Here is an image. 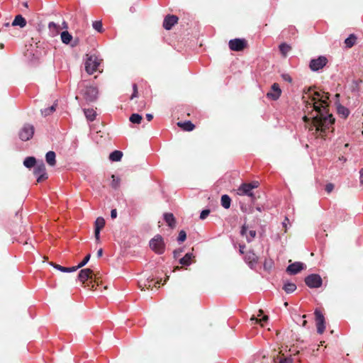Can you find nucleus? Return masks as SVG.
Listing matches in <instances>:
<instances>
[{"mask_svg":"<svg viewBox=\"0 0 363 363\" xmlns=\"http://www.w3.org/2000/svg\"><path fill=\"white\" fill-rule=\"evenodd\" d=\"M50 264L53 266V267H55V269L60 270V272H68V271H69L68 267H62V266H61L60 264H55L53 262H50Z\"/></svg>","mask_w":363,"mask_h":363,"instance_id":"obj_40","label":"nucleus"},{"mask_svg":"<svg viewBox=\"0 0 363 363\" xmlns=\"http://www.w3.org/2000/svg\"><path fill=\"white\" fill-rule=\"evenodd\" d=\"M186 238V233L184 230H181L179 233L177 240L180 242H184Z\"/></svg>","mask_w":363,"mask_h":363,"instance_id":"obj_41","label":"nucleus"},{"mask_svg":"<svg viewBox=\"0 0 363 363\" xmlns=\"http://www.w3.org/2000/svg\"><path fill=\"white\" fill-rule=\"evenodd\" d=\"M263 310L262 309H259V311H258V315L257 316H261L262 314H263Z\"/></svg>","mask_w":363,"mask_h":363,"instance_id":"obj_60","label":"nucleus"},{"mask_svg":"<svg viewBox=\"0 0 363 363\" xmlns=\"http://www.w3.org/2000/svg\"><path fill=\"white\" fill-rule=\"evenodd\" d=\"M241 210H242V212H246L247 211V208L244 207V206H241Z\"/></svg>","mask_w":363,"mask_h":363,"instance_id":"obj_61","label":"nucleus"},{"mask_svg":"<svg viewBox=\"0 0 363 363\" xmlns=\"http://www.w3.org/2000/svg\"><path fill=\"white\" fill-rule=\"evenodd\" d=\"M142 119V116L138 113H133L129 118L131 123L137 124H140L141 123Z\"/></svg>","mask_w":363,"mask_h":363,"instance_id":"obj_34","label":"nucleus"},{"mask_svg":"<svg viewBox=\"0 0 363 363\" xmlns=\"http://www.w3.org/2000/svg\"><path fill=\"white\" fill-rule=\"evenodd\" d=\"M34 175L37 176V182L40 183L48 179V174L46 172L45 165L43 162L37 164L33 170Z\"/></svg>","mask_w":363,"mask_h":363,"instance_id":"obj_8","label":"nucleus"},{"mask_svg":"<svg viewBox=\"0 0 363 363\" xmlns=\"http://www.w3.org/2000/svg\"><path fill=\"white\" fill-rule=\"evenodd\" d=\"M291 48L286 43H281L279 45V50L284 57H286Z\"/></svg>","mask_w":363,"mask_h":363,"instance_id":"obj_30","label":"nucleus"},{"mask_svg":"<svg viewBox=\"0 0 363 363\" xmlns=\"http://www.w3.org/2000/svg\"><path fill=\"white\" fill-rule=\"evenodd\" d=\"M328 63V59L324 56H320L316 59H313L310 62L309 67L313 71H318L323 69Z\"/></svg>","mask_w":363,"mask_h":363,"instance_id":"obj_10","label":"nucleus"},{"mask_svg":"<svg viewBox=\"0 0 363 363\" xmlns=\"http://www.w3.org/2000/svg\"><path fill=\"white\" fill-rule=\"evenodd\" d=\"M337 112L345 118H347L350 113L349 110L343 106H339L337 107Z\"/></svg>","mask_w":363,"mask_h":363,"instance_id":"obj_36","label":"nucleus"},{"mask_svg":"<svg viewBox=\"0 0 363 363\" xmlns=\"http://www.w3.org/2000/svg\"><path fill=\"white\" fill-rule=\"evenodd\" d=\"M78 269H79V267H78V265L75 266V267H68V269H69L68 272H75Z\"/></svg>","mask_w":363,"mask_h":363,"instance_id":"obj_54","label":"nucleus"},{"mask_svg":"<svg viewBox=\"0 0 363 363\" xmlns=\"http://www.w3.org/2000/svg\"><path fill=\"white\" fill-rule=\"evenodd\" d=\"M306 284L311 289L319 288L322 286L323 280L319 274H312L305 278Z\"/></svg>","mask_w":363,"mask_h":363,"instance_id":"obj_6","label":"nucleus"},{"mask_svg":"<svg viewBox=\"0 0 363 363\" xmlns=\"http://www.w3.org/2000/svg\"><path fill=\"white\" fill-rule=\"evenodd\" d=\"M94 235H95L96 240L99 242V239H100V230H95Z\"/></svg>","mask_w":363,"mask_h":363,"instance_id":"obj_52","label":"nucleus"},{"mask_svg":"<svg viewBox=\"0 0 363 363\" xmlns=\"http://www.w3.org/2000/svg\"><path fill=\"white\" fill-rule=\"evenodd\" d=\"M56 104H53L48 108H45L41 111L42 115L47 116L52 113L56 110Z\"/></svg>","mask_w":363,"mask_h":363,"instance_id":"obj_37","label":"nucleus"},{"mask_svg":"<svg viewBox=\"0 0 363 363\" xmlns=\"http://www.w3.org/2000/svg\"><path fill=\"white\" fill-rule=\"evenodd\" d=\"M11 25L13 26H19L21 28H23L26 25V21L21 15H17Z\"/></svg>","mask_w":363,"mask_h":363,"instance_id":"obj_22","label":"nucleus"},{"mask_svg":"<svg viewBox=\"0 0 363 363\" xmlns=\"http://www.w3.org/2000/svg\"><path fill=\"white\" fill-rule=\"evenodd\" d=\"M93 26V28L97 30L98 32L99 33H102L104 31V29H103V25H102V23L101 21H94L92 24Z\"/></svg>","mask_w":363,"mask_h":363,"instance_id":"obj_38","label":"nucleus"},{"mask_svg":"<svg viewBox=\"0 0 363 363\" xmlns=\"http://www.w3.org/2000/svg\"><path fill=\"white\" fill-rule=\"evenodd\" d=\"M23 164L27 168L35 167L36 164V160L34 157H28L23 161Z\"/></svg>","mask_w":363,"mask_h":363,"instance_id":"obj_26","label":"nucleus"},{"mask_svg":"<svg viewBox=\"0 0 363 363\" xmlns=\"http://www.w3.org/2000/svg\"><path fill=\"white\" fill-rule=\"evenodd\" d=\"M90 257H91V255L90 254H88L84 258V259L78 264V267L81 268L82 267H84V265L86 264V263L89 262V260L90 259Z\"/></svg>","mask_w":363,"mask_h":363,"instance_id":"obj_42","label":"nucleus"},{"mask_svg":"<svg viewBox=\"0 0 363 363\" xmlns=\"http://www.w3.org/2000/svg\"><path fill=\"white\" fill-rule=\"evenodd\" d=\"M333 189H334V185L333 184H331V183H329V184H326V186H325V191L328 193L332 192Z\"/></svg>","mask_w":363,"mask_h":363,"instance_id":"obj_45","label":"nucleus"},{"mask_svg":"<svg viewBox=\"0 0 363 363\" xmlns=\"http://www.w3.org/2000/svg\"><path fill=\"white\" fill-rule=\"evenodd\" d=\"M231 199L229 196L225 194L221 196V205L223 208L228 209L230 206Z\"/></svg>","mask_w":363,"mask_h":363,"instance_id":"obj_29","label":"nucleus"},{"mask_svg":"<svg viewBox=\"0 0 363 363\" xmlns=\"http://www.w3.org/2000/svg\"><path fill=\"white\" fill-rule=\"evenodd\" d=\"M229 48L232 51H242L247 46V41L244 38H235L228 43Z\"/></svg>","mask_w":363,"mask_h":363,"instance_id":"obj_7","label":"nucleus"},{"mask_svg":"<svg viewBox=\"0 0 363 363\" xmlns=\"http://www.w3.org/2000/svg\"><path fill=\"white\" fill-rule=\"evenodd\" d=\"M105 225V220L102 217H99L95 221V230H101Z\"/></svg>","mask_w":363,"mask_h":363,"instance_id":"obj_32","label":"nucleus"},{"mask_svg":"<svg viewBox=\"0 0 363 363\" xmlns=\"http://www.w3.org/2000/svg\"><path fill=\"white\" fill-rule=\"evenodd\" d=\"M137 96H138V92L133 91V94L130 96V99H133V98L137 97Z\"/></svg>","mask_w":363,"mask_h":363,"instance_id":"obj_59","label":"nucleus"},{"mask_svg":"<svg viewBox=\"0 0 363 363\" xmlns=\"http://www.w3.org/2000/svg\"><path fill=\"white\" fill-rule=\"evenodd\" d=\"M123 157V152L119 150H115L112 152L109 155V159L111 161L118 162Z\"/></svg>","mask_w":363,"mask_h":363,"instance_id":"obj_27","label":"nucleus"},{"mask_svg":"<svg viewBox=\"0 0 363 363\" xmlns=\"http://www.w3.org/2000/svg\"><path fill=\"white\" fill-rule=\"evenodd\" d=\"M357 41V37L354 34H351L345 40V47L351 48L354 45Z\"/></svg>","mask_w":363,"mask_h":363,"instance_id":"obj_24","label":"nucleus"},{"mask_svg":"<svg viewBox=\"0 0 363 363\" xmlns=\"http://www.w3.org/2000/svg\"><path fill=\"white\" fill-rule=\"evenodd\" d=\"M359 182L361 185H363V168L359 170Z\"/></svg>","mask_w":363,"mask_h":363,"instance_id":"obj_49","label":"nucleus"},{"mask_svg":"<svg viewBox=\"0 0 363 363\" xmlns=\"http://www.w3.org/2000/svg\"><path fill=\"white\" fill-rule=\"evenodd\" d=\"M289 222V220L287 217H285L284 220L282 222L283 228H284V233L287 232V223Z\"/></svg>","mask_w":363,"mask_h":363,"instance_id":"obj_46","label":"nucleus"},{"mask_svg":"<svg viewBox=\"0 0 363 363\" xmlns=\"http://www.w3.org/2000/svg\"><path fill=\"white\" fill-rule=\"evenodd\" d=\"M194 256L192 253H186L184 257L179 259V264L183 266H189L191 264Z\"/></svg>","mask_w":363,"mask_h":363,"instance_id":"obj_21","label":"nucleus"},{"mask_svg":"<svg viewBox=\"0 0 363 363\" xmlns=\"http://www.w3.org/2000/svg\"><path fill=\"white\" fill-rule=\"evenodd\" d=\"M101 60L97 56L92 55L87 57L85 62V70L89 74H92L98 69Z\"/></svg>","mask_w":363,"mask_h":363,"instance_id":"obj_5","label":"nucleus"},{"mask_svg":"<svg viewBox=\"0 0 363 363\" xmlns=\"http://www.w3.org/2000/svg\"><path fill=\"white\" fill-rule=\"evenodd\" d=\"M103 255V250L102 248H100L98 251H97V257H101Z\"/></svg>","mask_w":363,"mask_h":363,"instance_id":"obj_56","label":"nucleus"},{"mask_svg":"<svg viewBox=\"0 0 363 363\" xmlns=\"http://www.w3.org/2000/svg\"><path fill=\"white\" fill-rule=\"evenodd\" d=\"M247 228L246 227V225H242V229H241L240 233H241V234H242V235H245V234L247 233Z\"/></svg>","mask_w":363,"mask_h":363,"instance_id":"obj_53","label":"nucleus"},{"mask_svg":"<svg viewBox=\"0 0 363 363\" xmlns=\"http://www.w3.org/2000/svg\"><path fill=\"white\" fill-rule=\"evenodd\" d=\"M182 252V250L181 249H179V250H175L174 252H173V254H174V258H177L181 252Z\"/></svg>","mask_w":363,"mask_h":363,"instance_id":"obj_47","label":"nucleus"},{"mask_svg":"<svg viewBox=\"0 0 363 363\" xmlns=\"http://www.w3.org/2000/svg\"><path fill=\"white\" fill-rule=\"evenodd\" d=\"M164 219L168 226L171 228H174L176 227V219L172 213H166L164 214Z\"/></svg>","mask_w":363,"mask_h":363,"instance_id":"obj_19","label":"nucleus"},{"mask_svg":"<svg viewBox=\"0 0 363 363\" xmlns=\"http://www.w3.org/2000/svg\"><path fill=\"white\" fill-rule=\"evenodd\" d=\"M306 323H307V321L306 320H303V324H302L303 326H306Z\"/></svg>","mask_w":363,"mask_h":363,"instance_id":"obj_63","label":"nucleus"},{"mask_svg":"<svg viewBox=\"0 0 363 363\" xmlns=\"http://www.w3.org/2000/svg\"><path fill=\"white\" fill-rule=\"evenodd\" d=\"M79 280L84 284V286H89L90 284L93 283L96 284L97 286L100 284L99 278L94 274V271L91 269H82L78 274Z\"/></svg>","mask_w":363,"mask_h":363,"instance_id":"obj_2","label":"nucleus"},{"mask_svg":"<svg viewBox=\"0 0 363 363\" xmlns=\"http://www.w3.org/2000/svg\"><path fill=\"white\" fill-rule=\"evenodd\" d=\"M84 99L89 102H93L97 99L98 90L94 86H87L83 91Z\"/></svg>","mask_w":363,"mask_h":363,"instance_id":"obj_13","label":"nucleus"},{"mask_svg":"<svg viewBox=\"0 0 363 363\" xmlns=\"http://www.w3.org/2000/svg\"><path fill=\"white\" fill-rule=\"evenodd\" d=\"M304 269V264L300 262H296L289 264L286 272L290 275H295Z\"/></svg>","mask_w":363,"mask_h":363,"instance_id":"obj_15","label":"nucleus"},{"mask_svg":"<svg viewBox=\"0 0 363 363\" xmlns=\"http://www.w3.org/2000/svg\"><path fill=\"white\" fill-rule=\"evenodd\" d=\"M256 234H257V233H256V231H255V230H250V231H249V235H250V238H248V237L247 236V242H251V241L252 240V239H254V238H255Z\"/></svg>","mask_w":363,"mask_h":363,"instance_id":"obj_43","label":"nucleus"},{"mask_svg":"<svg viewBox=\"0 0 363 363\" xmlns=\"http://www.w3.org/2000/svg\"><path fill=\"white\" fill-rule=\"evenodd\" d=\"M256 210L258 211H261V208L257 206V207H256Z\"/></svg>","mask_w":363,"mask_h":363,"instance_id":"obj_64","label":"nucleus"},{"mask_svg":"<svg viewBox=\"0 0 363 363\" xmlns=\"http://www.w3.org/2000/svg\"><path fill=\"white\" fill-rule=\"evenodd\" d=\"M111 217L114 219L117 217V211L116 209H112L111 211Z\"/></svg>","mask_w":363,"mask_h":363,"instance_id":"obj_50","label":"nucleus"},{"mask_svg":"<svg viewBox=\"0 0 363 363\" xmlns=\"http://www.w3.org/2000/svg\"><path fill=\"white\" fill-rule=\"evenodd\" d=\"M52 27H53V28H55V27H56V24H55V23H53V22H50V23H49V28H52Z\"/></svg>","mask_w":363,"mask_h":363,"instance_id":"obj_57","label":"nucleus"},{"mask_svg":"<svg viewBox=\"0 0 363 363\" xmlns=\"http://www.w3.org/2000/svg\"><path fill=\"white\" fill-rule=\"evenodd\" d=\"M150 248L157 254L162 255L165 250V244L160 235H155L150 241Z\"/></svg>","mask_w":363,"mask_h":363,"instance_id":"obj_4","label":"nucleus"},{"mask_svg":"<svg viewBox=\"0 0 363 363\" xmlns=\"http://www.w3.org/2000/svg\"><path fill=\"white\" fill-rule=\"evenodd\" d=\"M179 18L175 15H167L163 21V27L166 30H171L178 23Z\"/></svg>","mask_w":363,"mask_h":363,"instance_id":"obj_14","label":"nucleus"},{"mask_svg":"<svg viewBox=\"0 0 363 363\" xmlns=\"http://www.w3.org/2000/svg\"><path fill=\"white\" fill-rule=\"evenodd\" d=\"M274 363H293V359L291 357H286L284 354L279 352L277 356H274Z\"/></svg>","mask_w":363,"mask_h":363,"instance_id":"obj_18","label":"nucleus"},{"mask_svg":"<svg viewBox=\"0 0 363 363\" xmlns=\"http://www.w3.org/2000/svg\"><path fill=\"white\" fill-rule=\"evenodd\" d=\"M282 77L285 81H287L289 82H291L292 81L291 77L288 74H283Z\"/></svg>","mask_w":363,"mask_h":363,"instance_id":"obj_51","label":"nucleus"},{"mask_svg":"<svg viewBox=\"0 0 363 363\" xmlns=\"http://www.w3.org/2000/svg\"><path fill=\"white\" fill-rule=\"evenodd\" d=\"M61 39L64 43L69 44L72 39V36L67 31H63L61 33Z\"/></svg>","mask_w":363,"mask_h":363,"instance_id":"obj_31","label":"nucleus"},{"mask_svg":"<svg viewBox=\"0 0 363 363\" xmlns=\"http://www.w3.org/2000/svg\"><path fill=\"white\" fill-rule=\"evenodd\" d=\"M330 94L322 90L313 91L312 87L308 89L303 96V100L312 108L315 114L311 116H304L303 121L307 123L309 130L313 129L319 134L318 137L323 138L326 130L334 123L335 118L329 113L328 99Z\"/></svg>","mask_w":363,"mask_h":363,"instance_id":"obj_1","label":"nucleus"},{"mask_svg":"<svg viewBox=\"0 0 363 363\" xmlns=\"http://www.w3.org/2000/svg\"><path fill=\"white\" fill-rule=\"evenodd\" d=\"M55 157H56L55 152L53 151H49L46 153L45 160L50 166L54 167L56 164Z\"/></svg>","mask_w":363,"mask_h":363,"instance_id":"obj_20","label":"nucleus"},{"mask_svg":"<svg viewBox=\"0 0 363 363\" xmlns=\"http://www.w3.org/2000/svg\"><path fill=\"white\" fill-rule=\"evenodd\" d=\"M269 320L268 315H264L262 318H255V315H252L250 318V320L255 321V323H259L262 326H263V323L267 322Z\"/></svg>","mask_w":363,"mask_h":363,"instance_id":"obj_35","label":"nucleus"},{"mask_svg":"<svg viewBox=\"0 0 363 363\" xmlns=\"http://www.w3.org/2000/svg\"><path fill=\"white\" fill-rule=\"evenodd\" d=\"M245 245H239V252L240 254L242 255H244L245 254L246 252H245Z\"/></svg>","mask_w":363,"mask_h":363,"instance_id":"obj_48","label":"nucleus"},{"mask_svg":"<svg viewBox=\"0 0 363 363\" xmlns=\"http://www.w3.org/2000/svg\"><path fill=\"white\" fill-rule=\"evenodd\" d=\"M182 267H179V266H177L174 269V272L176 271V270H179Z\"/></svg>","mask_w":363,"mask_h":363,"instance_id":"obj_62","label":"nucleus"},{"mask_svg":"<svg viewBox=\"0 0 363 363\" xmlns=\"http://www.w3.org/2000/svg\"><path fill=\"white\" fill-rule=\"evenodd\" d=\"M133 91L135 92H138V86H137V84H134L133 85Z\"/></svg>","mask_w":363,"mask_h":363,"instance_id":"obj_58","label":"nucleus"},{"mask_svg":"<svg viewBox=\"0 0 363 363\" xmlns=\"http://www.w3.org/2000/svg\"><path fill=\"white\" fill-rule=\"evenodd\" d=\"M274 262L272 259H265L264 262V268L265 270H269L272 268Z\"/></svg>","mask_w":363,"mask_h":363,"instance_id":"obj_39","label":"nucleus"},{"mask_svg":"<svg viewBox=\"0 0 363 363\" xmlns=\"http://www.w3.org/2000/svg\"><path fill=\"white\" fill-rule=\"evenodd\" d=\"M244 260L251 269H254L258 263L259 257L252 250H250L246 251L244 255Z\"/></svg>","mask_w":363,"mask_h":363,"instance_id":"obj_11","label":"nucleus"},{"mask_svg":"<svg viewBox=\"0 0 363 363\" xmlns=\"http://www.w3.org/2000/svg\"><path fill=\"white\" fill-rule=\"evenodd\" d=\"M296 288V285L294 283L291 282L285 283L283 286V289L286 294H291L295 291Z\"/></svg>","mask_w":363,"mask_h":363,"instance_id":"obj_28","label":"nucleus"},{"mask_svg":"<svg viewBox=\"0 0 363 363\" xmlns=\"http://www.w3.org/2000/svg\"><path fill=\"white\" fill-rule=\"evenodd\" d=\"M111 179H112V181H111V187L113 189H118L119 186H120V183H121L120 178L116 177L114 174H112L111 175Z\"/></svg>","mask_w":363,"mask_h":363,"instance_id":"obj_33","label":"nucleus"},{"mask_svg":"<svg viewBox=\"0 0 363 363\" xmlns=\"http://www.w3.org/2000/svg\"><path fill=\"white\" fill-rule=\"evenodd\" d=\"M33 126L29 124H26L19 132V138L23 141H27L33 137Z\"/></svg>","mask_w":363,"mask_h":363,"instance_id":"obj_12","label":"nucleus"},{"mask_svg":"<svg viewBox=\"0 0 363 363\" xmlns=\"http://www.w3.org/2000/svg\"><path fill=\"white\" fill-rule=\"evenodd\" d=\"M161 281V279L157 280V281L154 282L153 279H150L149 278L145 280L144 281H140L138 285L139 287L141 289L142 291L145 289V288L150 289H152L153 286H156L157 284H160Z\"/></svg>","mask_w":363,"mask_h":363,"instance_id":"obj_17","label":"nucleus"},{"mask_svg":"<svg viewBox=\"0 0 363 363\" xmlns=\"http://www.w3.org/2000/svg\"><path fill=\"white\" fill-rule=\"evenodd\" d=\"M84 115L86 119L89 121H93L95 120L96 113L94 109L88 108L84 110Z\"/></svg>","mask_w":363,"mask_h":363,"instance_id":"obj_25","label":"nucleus"},{"mask_svg":"<svg viewBox=\"0 0 363 363\" xmlns=\"http://www.w3.org/2000/svg\"><path fill=\"white\" fill-rule=\"evenodd\" d=\"M281 94V90L277 83H274L272 85L271 90L267 94V96L274 101L277 100Z\"/></svg>","mask_w":363,"mask_h":363,"instance_id":"obj_16","label":"nucleus"},{"mask_svg":"<svg viewBox=\"0 0 363 363\" xmlns=\"http://www.w3.org/2000/svg\"><path fill=\"white\" fill-rule=\"evenodd\" d=\"M314 315L316 323L317 332L319 334H322L324 333L325 329L324 315L318 309L315 310Z\"/></svg>","mask_w":363,"mask_h":363,"instance_id":"obj_9","label":"nucleus"},{"mask_svg":"<svg viewBox=\"0 0 363 363\" xmlns=\"http://www.w3.org/2000/svg\"><path fill=\"white\" fill-rule=\"evenodd\" d=\"M259 182L254 181L251 183H244L238 189V194L240 196H247L250 197L251 201L253 202L256 198L253 193V190L257 188Z\"/></svg>","mask_w":363,"mask_h":363,"instance_id":"obj_3","label":"nucleus"},{"mask_svg":"<svg viewBox=\"0 0 363 363\" xmlns=\"http://www.w3.org/2000/svg\"><path fill=\"white\" fill-rule=\"evenodd\" d=\"M146 118L148 121H151L153 118V116L150 113L146 114Z\"/></svg>","mask_w":363,"mask_h":363,"instance_id":"obj_55","label":"nucleus"},{"mask_svg":"<svg viewBox=\"0 0 363 363\" xmlns=\"http://www.w3.org/2000/svg\"><path fill=\"white\" fill-rule=\"evenodd\" d=\"M178 126L182 128L184 130L191 131L195 128V125L189 121L185 122H179Z\"/></svg>","mask_w":363,"mask_h":363,"instance_id":"obj_23","label":"nucleus"},{"mask_svg":"<svg viewBox=\"0 0 363 363\" xmlns=\"http://www.w3.org/2000/svg\"><path fill=\"white\" fill-rule=\"evenodd\" d=\"M210 213V210L206 209L201 211L200 214V218L203 220L205 219Z\"/></svg>","mask_w":363,"mask_h":363,"instance_id":"obj_44","label":"nucleus"}]
</instances>
